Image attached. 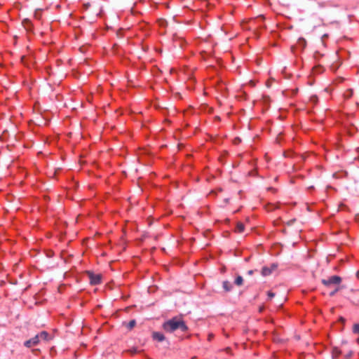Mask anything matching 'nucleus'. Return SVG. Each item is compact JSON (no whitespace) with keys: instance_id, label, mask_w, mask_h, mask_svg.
I'll return each mask as SVG.
<instances>
[{"instance_id":"nucleus-8","label":"nucleus","mask_w":359,"mask_h":359,"mask_svg":"<svg viewBox=\"0 0 359 359\" xmlns=\"http://www.w3.org/2000/svg\"><path fill=\"white\" fill-rule=\"evenodd\" d=\"M222 286L226 292H230L233 287L231 283L228 280L223 281Z\"/></svg>"},{"instance_id":"nucleus-10","label":"nucleus","mask_w":359,"mask_h":359,"mask_svg":"<svg viewBox=\"0 0 359 359\" xmlns=\"http://www.w3.org/2000/svg\"><path fill=\"white\" fill-rule=\"evenodd\" d=\"M123 324L126 326V327L128 330H132L135 326L136 321H135V320H131L128 323H124Z\"/></svg>"},{"instance_id":"nucleus-15","label":"nucleus","mask_w":359,"mask_h":359,"mask_svg":"<svg viewBox=\"0 0 359 359\" xmlns=\"http://www.w3.org/2000/svg\"><path fill=\"white\" fill-rule=\"evenodd\" d=\"M188 330L187 326L184 324V322L181 320V332H185Z\"/></svg>"},{"instance_id":"nucleus-7","label":"nucleus","mask_w":359,"mask_h":359,"mask_svg":"<svg viewBox=\"0 0 359 359\" xmlns=\"http://www.w3.org/2000/svg\"><path fill=\"white\" fill-rule=\"evenodd\" d=\"M152 338L154 340H156L157 341H163L165 339L164 335L158 332H154L152 333Z\"/></svg>"},{"instance_id":"nucleus-21","label":"nucleus","mask_w":359,"mask_h":359,"mask_svg":"<svg viewBox=\"0 0 359 359\" xmlns=\"http://www.w3.org/2000/svg\"><path fill=\"white\" fill-rule=\"evenodd\" d=\"M352 354H353V352L352 351H350L347 355H346V359H348L349 358H351L352 356Z\"/></svg>"},{"instance_id":"nucleus-2","label":"nucleus","mask_w":359,"mask_h":359,"mask_svg":"<svg viewBox=\"0 0 359 359\" xmlns=\"http://www.w3.org/2000/svg\"><path fill=\"white\" fill-rule=\"evenodd\" d=\"M321 282L326 287H330L332 285H339L341 283V278L339 276H332L327 279H323Z\"/></svg>"},{"instance_id":"nucleus-9","label":"nucleus","mask_w":359,"mask_h":359,"mask_svg":"<svg viewBox=\"0 0 359 359\" xmlns=\"http://www.w3.org/2000/svg\"><path fill=\"white\" fill-rule=\"evenodd\" d=\"M244 229H245L244 224L241 222H237L236 226V230H235L236 232L243 233L244 231Z\"/></svg>"},{"instance_id":"nucleus-25","label":"nucleus","mask_w":359,"mask_h":359,"mask_svg":"<svg viewBox=\"0 0 359 359\" xmlns=\"http://www.w3.org/2000/svg\"><path fill=\"white\" fill-rule=\"evenodd\" d=\"M182 41H183V39H182V38L181 37V45H180L181 48H183Z\"/></svg>"},{"instance_id":"nucleus-28","label":"nucleus","mask_w":359,"mask_h":359,"mask_svg":"<svg viewBox=\"0 0 359 359\" xmlns=\"http://www.w3.org/2000/svg\"><path fill=\"white\" fill-rule=\"evenodd\" d=\"M327 34H324V35H323V37H327Z\"/></svg>"},{"instance_id":"nucleus-5","label":"nucleus","mask_w":359,"mask_h":359,"mask_svg":"<svg viewBox=\"0 0 359 359\" xmlns=\"http://www.w3.org/2000/svg\"><path fill=\"white\" fill-rule=\"evenodd\" d=\"M159 25L161 27H168V26H175L177 23V21L175 20V18L174 17L171 20L167 21L163 19H161L158 20Z\"/></svg>"},{"instance_id":"nucleus-14","label":"nucleus","mask_w":359,"mask_h":359,"mask_svg":"<svg viewBox=\"0 0 359 359\" xmlns=\"http://www.w3.org/2000/svg\"><path fill=\"white\" fill-rule=\"evenodd\" d=\"M352 95H353V90H352V89H348V90L344 93V97H345V98H346V99L350 98Z\"/></svg>"},{"instance_id":"nucleus-6","label":"nucleus","mask_w":359,"mask_h":359,"mask_svg":"<svg viewBox=\"0 0 359 359\" xmlns=\"http://www.w3.org/2000/svg\"><path fill=\"white\" fill-rule=\"evenodd\" d=\"M39 342V336L36 335L33 338L26 341L24 344L26 347L29 348L32 346H35V345L38 344Z\"/></svg>"},{"instance_id":"nucleus-23","label":"nucleus","mask_w":359,"mask_h":359,"mask_svg":"<svg viewBox=\"0 0 359 359\" xmlns=\"http://www.w3.org/2000/svg\"><path fill=\"white\" fill-rule=\"evenodd\" d=\"M253 273H254V271H253V270H249V271H248V274L249 276H251V275H252Z\"/></svg>"},{"instance_id":"nucleus-3","label":"nucleus","mask_w":359,"mask_h":359,"mask_svg":"<svg viewBox=\"0 0 359 359\" xmlns=\"http://www.w3.org/2000/svg\"><path fill=\"white\" fill-rule=\"evenodd\" d=\"M87 274L91 285H98L101 282V275L95 274L91 271H87Z\"/></svg>"},{"instance_id":"nucleus-11","label":"nucleus","mask_w":359,"mask_h":359,"mask_svg":"<svg viewBox=\"0 0 359 359\" xmlns=\"http://www.w3.org/2000/svg\"><path fill=\"white\" fill-rule=\"evenodd\" d=\"M36 336H39V339H44V340H48V333L46 331H42L41 332H40L39 334H37Z\"/></svg>"},{"instance_id":"nucleus-1","label":"nucleus","mask_w":359,"mask_h":359,"mask_svg":"<svg viewBox=\"0 0 359 359\" xmlns=\"http://www.w3.org/2000/svg\"><path fill=\"white\" fill-rule=\"evenodd\" d=\"M163 327L167 332H172L180 328V318L175 317L163 323Z\"/></svg>"},{"instance_id":"nucleus-27","label":"nucleus","mask_w":359,"mask_h":359,"mask_svg":"<svg viewBox=\"0 0 359 359\" xmlns=\"http://www.w3.org/2000/svg\"><path fill=\"white\" fill-rule=\"evenodd\" d=\"M356 276H357L358 278H359V271L357 272Z\"/></svg>"},{"instance_id":"nucleus-19","label":"nucleus","mask_w":359,"mask_h":359,"mask_svg":"<svg viewBox=\"0 0 359 359\" xmlns=\"http://www.w3.org/2000/svg\"><path fill=\"white\" fill-rule=\"evenodd\" d=\"M317 100H318V98H317V97L316 95H313V96L311 97V100L314 102H317Z\"/></svg>"},{"instance_id":"nucleus-13","label":"nucleus","mask_w":359,"mask_h":359,"mask_svg":"<svg viewBox=\"0 0 359 359\" xmlns=\"http://www.w3.org/2000/svg\"><path fill=\"white\" fill-rule=\"evenodd\" d=\"M234 283L238 286H241L243 283V278L241 276H238L234 281Z\"/></svg>"},{"instance_id":"nucleus-24","label":"nucleus","mask_w":359,"mask_h":359,"mask_svg":"<svg viewBox=\"0 0 359 359\" xmlns=\"http://www.w3.org/2000/svg\"><path fill=\"white\" fill-rule=\"evenodd\" d=\"M240 141H241V140H240V139H239V138H236V139H235L234 142H235V143H237V142H240Z\"/></svg>"},{"instance_id":"nucleus-17","label":"nucleus","mask_w":359,"mask_h":359,"mask_svg":"<svg viewBox=\"0 0 359 359\" xmlns=\"http://www.w3.org/2000/svg\"><path fill=\"white\" fill-rule=\"evenodd\" d=\"M339 287H337L334 290H333L332 292H331L330 293V296H331V297L334 296L336 294V292L339 291Z\"/></svg>"},{"instance_id":"nucleus-26","label":"nucleus","mask_w":359,"mask_h":359,"mask_svg":"<svg viewBox=\"0 0 359 359\" xmlns=\"http://www.w3.org/2000/svg\"><path fill=\"white\" fill-rule=\"evenodd\" d=\"M132 353H135L137 352L136 349H133L130 351Z\"/></svg>"},{"instance_id":"nucleus-20","label":"nucleus","mask_w":359,"mask_h":359,"mask_svg":"<svg viewBox=\"0 0 359 359\" xmlns=\"http://www.w3.org/2000/svg\"><path fill=\"white\" fill-rule=\"evenodd\" d=\"M295 220H296L295 219H291V220L288 221L287 223V225H289V226L292 225L295 222Z\"/></svg>"},{"instance_id":"nucleus-16","label":"nucleus","mask_w":359,"mask_h":359,"mask_svg":"<svg viewBox=\"0 0 359 359\" xmlns=\"http://www.w3.org/2000/svg\"><path fill=\"white\" fill-rule=\"evenodd\" d=\"M353 332L355 334H359V324H355L353 325Z\"/></svg>"},{"instance_id":"nucleus-18","label":"nucleus","mask_w":359,"mask_h":359,"mask_svg":"<svg viewBox=\"0 0 359 359\" xmlns=\"http://www.w3.org/2000/svg\"><path fill=\"white\" fill-rule=\"evenodd\" d=\"M269 298L272 299L275 297V294L271 291L268 292L267 293Z\"/></svg>"},{"instance_id":"nucleus-4","label":"nucleus","mask_w":359,"mask_h":359,"mask_svg":"<svg viewBox=\"0 0 359 359\" xmlns=\"http://www.w3.org/2000/svg\"><path fill=\"white\" fill-rule=\"evenodd\" d=\"M278 266L276 264H272L270 266H264L262 269L261 273L263 276H267L277 269Z\"/></svg>"},{"instance_id":"nucleus-12","label":"nucleus","mask_w":359,"mask_h":359,"mask_svg":"<svg viewBox=\"0 0 359 359\" xmlns=\"http://www.w3.org/2000/svg\"><path fill=\"white\" fill-rule=\"evenodd\" d=\"M341 351L337 348V347H334L332 350V358L333 359H335L336 358H337L340 354H341Z\"/></svg>"},{"instance_id":"nucleus-22","label":"nucleus","mask_w":359,"mask_h":359,"mask_svg":"<svg viewBox=\"0 0 359 359\" xmlns=\"http://www.w3.org/2000/svg\"><path fill=\"white\" fill-rule=\"evenodd\" d=\"M213 337H214V335H213L212 334H208V339L209 341H211V340H212V339L213 338Z\"/></svg>"}]
</instances>
